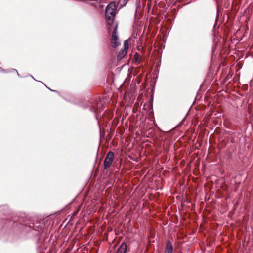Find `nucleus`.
<instances>
[{"label":"nucleus","instance_id":"obj_1","mask_svg":"<svg viewBox=\"0 0 253 253\" xmlns=\"http://www.w3.org/2000/svg\"><path fill=\"white\" fill-rule=\"evenodd\" d=\"M118 4L114 1L111 2L106 7L105 9V18L108 24V29L109 30L113 26L118 24L114 22L116 14V9Z\"/></svg>","mask_w":253,"mask_h":253},{"label":"nucleus","instance_id":"obj_2","mask_svg":"<svg viewBox=\"0 0 253 253\" xmlns=\"http://www.w3.org/2000/svg\"><path fill=\"white\" fill-rule=\"evenodd\" d=\"M117 28L118 24H115L111 27L110 30H109V31H112L111 38V46L113 48L117 47L120 44L118 36L117 35Z\"/></svg>","mask_w":253,"mask_h":253},{"label":"nucleus","instance_id":"obj_3","mask_svg":"<svg viewBox=\"0 0 253 253\" xmlns=\"http://www.w3.org/2000/svg\"><path fill=\"white\" fill-rule=\"evenodd\" d=\"M114 160V154L112 151H109L103 162L104 169H108L112 165Z\"/></svg>","mask_w":253,"mask_h":253},{"label":"nucleus","instance_id":"obj_4","mask_svg":"<svg viewBox=\"0 0 253 253\" xmlns=\"http://www.w3.org/2000/svg\"><path fill=\"white\" fill-rule=\"evenodd\" d=\"M128 41L127 40H125L124 42V49L121 50L117 56V59L118 60L122 59L125 57L128 50Z\"/></svg>","mask_w":253,"mask_h":253},{"label":"nucleus","instance_id":"obj_5","mask_svg":"<svg viewBox=\"0 0 253 253\" xmlns=\"http://www.w3.org/2000/svg\"><path fill=\"white\" fill-rule=\"evenodd\" d=\"M173 252V247L172 243L169 240H168L166 244L165 253H172Z\"/></svg>","mask_w":253,"mask_h":253},{"label":"nucleus","instance_id":"obj_6","mask_svg":"<svg viewBox=\"0 0 253 253\" xmlns=\"http://www.w3.org/2000/svg\"><path fill=\"white\" fill-rule=\"evenodd\" d=\"M127 245L125 243H122L118 249L116 253H126Z\"/></svg>","mask_w":253,"mask_h":253},{"label":"nucleus","instance_id":"obj_7","mask_svg":"<svg viewBox=\"0 0 253 253\" xmlns=\"http://www.w3.org/2000/svg\"><path fill=\"white\" fill-rule=\"evenodd\" d=\"M102 105L101 103V102H97L96 107H95L94 106H93V107L95 109L97 110L98 108H99V105Z\"/></svg>","mask_w":253,"mask_h":253},{"label":"nucleus","instance_id":"obj_8","mask_svg":"<svg viewBox=\"0 0 253 253\" xmlns=\"http://www.w3.org/2000/svg\"><path fill=\"white\" fill-rule=\"evenodd\" d=\"M139 56H140V55L137 54V53H136L135 55V60H138Z\"/></svg>","mask_w":253,"mask_h":253},{"label":"nucleus","instance_id":"obj_9","mask_svg":"<svg viewBox=\"0 0 253 253\" xmlns=\"http://www.w3.org/2000/svg\"><path fill=\"white\" fill-rule=\"evenodd\" d=\"M0 72L6 73V71L1 67H0Z\"/></svg>","mask_w":253,"mask_h":253}]
</instances>
